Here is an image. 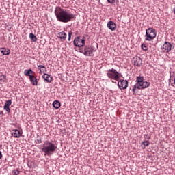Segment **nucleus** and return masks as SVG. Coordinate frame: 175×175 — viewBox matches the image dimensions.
Listing matches in <instances>:
<instances>
[{
	"label": "nucleus",
	"instance_id": "nucleus-32",
	"mask_svg": "<svg viewBox=\"0 0 175 175\" xmlns=\"http://www.w3.org/2000/svg\"><path fill=\"white\" fill-rule=\"evenodd\" d=\"M44 70H44V68H42V69L40 70V72H44Z\"/></svg>",
	"mask_w": 175,
	"mask_h": 175
},
{
	"label": "nucleus",
	"instance_id": "nucleus-16",
	"mask_svg": "<svg viewBox=\"0 0 175 175\" xmlns=\"http://www.w3.org/2000/svg\"><path fill=\"white\" fill-rule=\"evenodd\" d=\"M33 73V71H32V69L25 70L24 71L25 76H29V78L31 77V76H33L32 75Z\"/></svg>",
	"mask_w": 175,
	"mask_h": 175
},
{
	"label": "nucleus",
	"instance_id": "nucleus-10",
	"mask_svg": "<svg viewBox=\"0 0 175 175\" xmlns=\"http://www.w3.org/2000/svg\"><path fill=\"white\" fill-rule=\"evenodd\" d=\"M107 26L111 31H116V28H117V25L116 24V23L111 21L107 23Z\"/></svg>",
	"mask_w": 175,
	"mask_h": 175
},
{
	"label": "nucleus",
	"instance_id": "nucleus-29",
	"mask_svg": "<svg viewBox=\"0 0 175 175\" xmlns=\"http://www.w3.org/2000/svg\"><path fill=\"white\" fill-rule=\"evenodd\" d=\"M107 1L108 2V3H116V0H107Z\"/></svg>",
	"mask_w": 175,
	"mask_h": 175
},
{
	"label": "nucleus",
	"instance_id": "nucleus-18",
	"mask_svg": "<svg viewBox=\"0 0 175 175\" xmlns=\"http://www.w3.org/2000/svg\"><path fill=\"white\" fill-rule=\"evenodd\" d=\"M29 38L31 40V42H37L38 40V38L36 37V36H35V34L30 33H29Z\"/></svg>",
	"mask_w": 175,
	"mask_h": 175
},
{
	"label": "nucleus",
	"instance_id": "nucleus-31",
	"mask_svg": "<svg viewBox=\"0 0 175 175\" xmlns=\"http://www.w3.org/2000/svg\"><path fill=\"white\" fill-rule=\"evenodd\" d=\"M0 116H3V111H0Z\"/></svg>",
	"mask_w": 175,
	"mask_h": 175
},
{
	"label": "nucleus",
	"instance_id": "nucleus-27",
	"mask_svg": "<svg viewBox=\"0 0 175 175\" xmlns=\"http://www.w3.org/2000/svg\"><path fill=\"white\" fill-rule=\"evenodd\" d=\"M72 31H70L68 32V41L69 42H70V39H72Z\"/></svg>",
	"mask_w": 175,
	"mask_h": 175
},
{
	"label": "nucleus",
	"instance_id": "nucleus-3",
	"mask_svg": "<svg viewBox=\"0 0 175 175\" xmlns=\"http://www.w3.org/2000/svg\"><path fill=\"white\" fill-rule=\"evenodd\" d=\"M150 83L149 81H144V77L137 76L135 80V84L133 86L132 91L133 94H136L137 90H146L150 87Z\"/></svg>",
	"mask_w": 175,
	"mask_h": 175
},
{
	"label": "nucleus",
	"instance_id": "nucleus-35",
	"mask_svg": "<svg viewBox=\"0 0 175 175\" xmlns=\"http://www.w3.org/2000/svg\"><path fill=\"white\" fill-rule=\"evenodd\" d=\"M148 140H150V139H151V137L148 136Z\"/></svg>",
	"mask_w": 175,
	"mask_h": 175
},
{
	"label": "nucleus",
	"instance_id": "nucleus-5",
	"mask_svg": "<svg viewBox=\"0 0 175 175\" xmlns=\"http://www.w3.org/2000/svg\"><path fill=\"white\" fill-rule=\"evenodd\" d=\"M94 52H95V50L90 46H85L84 48H81L79 50V53H81L86 57H94Z\"/></svg>",
	"mask_w": 175,
	"mask_h": 175
},
{
	"label": "nucleus",
	"instance_id": "nucleus-26",
	"mask_svg": "<svg viewBox=\"0 0 175 175\" xmlns=\"http://www.w3.org/2000/svg\"><path fill=\"white\" fill-rule=\"evenodd\" d=\"M141 47L144 50V51H147V46H146L144 44H142Z\"/></svg>",
	"mask_w": 175,
	"mask_h": 175
},
{
	"label": "nucleus",
	"instance_id": "nucleus-14",
	"mask_svg": "<svg viewBox=\"0 0 175 175\" xmlns=\"http://www.w3.org/2000/svg\"><path fill=\"white\" fill-rule=\"evenodd\" d=\"M29 80L33 85H38V79L35 76H30Z\"/></svg>",
	"mask_w": 175,
	"mask_h": 175
},
{
	"label": "nucleus",
	"instance_id": "nucleus-30",
	"mask_svg": "<svg viewBox=\"0 0 175 175\" xmlns=\"http://www.w3.org/2000/svg\"><path fill=\"white\" fill-rule=\"evenodd\" d=\"M2 152L0 151V159H2Z\"/></svg>",
	"mask_w": 175,
	"mask_h": 175
},
{
	"label": "nucleus",
	"instance_id": "nucleus-24",
	"mask_svg": "<svg viewBox=\"0 0 175 175\" xmlns=\"http://www.w3.org/2000/svg\"><path fill=\"white\" fill-rule=\"evenodd\" d=\"M44 69V70H45V72H46V68H45V66H43V65H38V69L39 70H40L41 69Z\"/></svg>",
	"mask_w": 175,
	"mask_h": 175
},
{
	"label": "nucleus",
	"instance_id": "nucleus-8",
	"mask_svg": "<svg viewBox=\"0 0 175 175\" xmlns=\"http://www.w3.org/2000/svg\"><path fill=\"white\" fill-rule=\"evenodd\" d=\"M128 80L120 79L118 83L119 90H126L128 88Z\"/></svg>",
	"mask_w": 175,
	"mask_h": 175
},
{
	"label": "nucleus",
	"instance_id": "nucleus-19",
	"mask_svg": "<svg viewBox=\"0 0 175 175\" xmlns=\"http://www.w3.org/2000/svg\"><path fill=\"white\" fill-rule=\"evenodd\" d=\"M21 136L20 131L16 129L14 130V137H16V139H18Z\"/></svg>",
	"mask_w": 175,
	"mask_h": 175
},
{
	"label": "nucleus",
	"instance_id": "nucleus-4",
	"mask_svg": "<svg viewBox=\"0 0 175 175\" xmlns=\"http://www.w3.org/2000/svg\"><path fill=\"white\" fill-rule=\"evenodd\" d=\"M157 36V30L154 28L149 27L146 29L145 35V40L147 42H151L153 39H155Z\"/></svg>",
	"mask_w": 175,
	"mask_h": 175
},
{
	"label": "nucleus",
	"instance_id": "nucleus-15",
	"mask_svg": "<svg viewBox=\"0 0 175 175\" xmlns=\"http://www.w3.org/2000/svg\"><path fill=\"white\" fill-rule=\"evenodd\" d=\"M59 35V38L60 40H66V33H65V31H62L60 33H58Z\"/></svg>",
	"mask_w": 175,
	"mask_h": 175
},
{
	"label": "nucleus",
	"instance_id": "nucleus-9",
	"mask_svg": "<svg viewBox=\"0 0 175 175\" xmlns=\"http://www.w3.org/2000/svg\"><path fill=\"white\" fill-rule=\"evenodd\" d=\"M162 49L165 53H169L172 50V44L169 42L165 41L163 44Z\"/></svg>",
	"mask_w": 175,
	"mask_h": 175
},
{
	"label": "nucleus",
	"instance_id": "nucleus-7",
	"mask_svg": "<svg viewBox=\"0 0 175 175\" xmlns=\"http://www.w3.org/2000/svg\"><path fill=\"white\" fill-rule=\"evenodd\" d=\"M75 47H84L85 46V40L81 37H76L73 41Z\"/></svg>",
	"mask_w": 175,
	"mask_h": 175
},
{
	"label": "nucleus",
	"instance_id": "nucleus-6",
	"mask_svg": "<svg viewBox=\"0 0 175 175\" xmlns=\"http://www.w3.org/2000/svg\"><path fill=\"white\" fill-rule=\"evenodd\" d=\"M107 76L109 79H111V80H116V81L120 80V73L114 68L108 70L107 71Z\"/></svg>",
	"mask_w": 175,
	"mask_h": 175
},
{
	"label": "nucleus",
	"instance_id": "nucleus-20",
	"mask_svg": "<svg viewBox=\"0 0 175 175\" xmlns=\"http://www.w3.org/2000/svg\"><path fill=\"white\" fill-rule=\"evenodd\" d=\"M142 148H146V147H148L150 146V141H144L142 143Z\"/></svg>",
	"mask_w": 175,
	"mask_h": 175
},
{
	"label": "nucleus",
	"instance_id": "nucleus-1",
	"mask_svg": "<svg viewBox=\"0 0 175 175\" xmlns=\"http://www.w3.org/2000/svg\"><path fill=\"white\" fill-rule=\"evenodd\" d=\"M54 13L57 21H59V23H69L76 18L75 14L59 6L55 8Z\"/></svg>",
	"mask_w": 175,
	"mask_h": 175
},
{
	"label": "nucleus",
	"instance_id": "nucleus-13",
	"mask_svg": "<svg viewBox=\"0 0 175 175\" xmlns=\"http://www.w3.org/2000/svg\"><path fill=\"white\" fill-rule=\"evenodd\" d=\"M0 51L3 55H9L10 54V49L7 48H1Z\"/></svg>",
	"mask_w": 175,
	"mask_h": 175
},
{
	"label": "nucleus",
	"instance_id": "nucleus-34",
	"mask_svg": "<svg viewBox=\"0 0 175 175\" xmlns=\"http://www.w3.org/2000/svg\"><path fill=\"white\" fill-rule=\"evenodd\" d=\"M8 29H12V27L10 26Z\"/></svg>",
	"mask_w": 175,
	"mask_h": 175
},
{
	"label": "nucleus",
	"instance_id": "nucleus-22",
	"mask_svg": "<svg viewBox=\"0 0 175 175\" xmlns=\"http://www.w3.org/2000/svg\"><path fill=\"white\" fill-rule=\"evenodd\" d=\"M6 81V75H0V83H5Z\"/></svg>",
	"mask_w": 175,
	"mask_h": 175
},
{
	"label": "nucleus",
	"instance_id": "nucleus-11",
	"mask_svg": "<svg viewBox=\"0 0 175 175\" xmlns=\"http://www.w3.org/2000/svg\"><path fill=\"white\" fill-rule=\"evenodd\" d=\"M42 78L44 79V80L45 81H46L47 83H51V81H53V77H51L50 75L47 74V73H44L42 75Z\"/></svg>",
	"mask_w": 175,
	"mask_h": 175
},
{
	"label": "nucleus",
	"instance_id": "nucleus-28",
	"mask_svg": "<svg viewBox=\"0 0 175 175\" xmlns=\"http://www.w3.org/2000/svg\"><path fill=\"white\" fill-rule=\"evenodd\" d=\"M4 110L7 111V113H10V108L8 107H4Z\"/></svg>",
	"mask_w": 175,
	"mask_h": 175
},
{
	"label": "nucleus",
	"instance_id": "nucleus-2",
	"mask_svg": "<svg viewBox=\"0 0 175 175\" xmlns=\"http://www.w3.org/2000/svg\"><path fill=\"white\" fill-rule=\"evenodd\" d=\"M39 149L41 150V152H44V156L48 155V157H51V155H53L55 152L57 146L54 143L46 140Z\"/></svg>",
	"mask_w": 175,
	"mask_h": 175
},
{
	"label": "nucleus",
	"instance_id": "nucleus-17",
	"mask_svg": "<svg viewBox=\"0 0 175 175\" xmlns=\"http://www.w3.org/2000/svg\"><path fill=\"white\" fill-rule=\"evenodd\" d=\"M53 106L54 109H58L59 107H61V103L58 100H55L53 103Z\"/></svg>",
	"mask_w": 175,
	"mask_h": 175
},
{
	"label": "nucleus",
	"instance_id": "nucleus-21",
	"mask_svg": "<svg viewBox=\"0 0 175 175\" xmlns=\"http://www.w3.org/2000/svg\"><path fill=\"white\" fill-rule=\"evenodd\" d=\"M11 105H12V100H8L5 101L4 104V107H10Z\"/></svg>",
	"mask_w": 175,
	"mask_h": 175
},
{
	"label": "nucleus",
	"instance_id": "nucleus-23",
	"mask_svg": "<svg viewBox=\"0 0 175 175\" xmlns=\"http://www.w3.org/2000/svg\"><path fill=\"white\" fill-rule=\"evenodd\" d=\"M36 143L37 144H40V143H43V141H42V137H39V135L37 136V139L36 140Z\"/></svg>",
	"mask_w": 175,
	"mask_h": 175
},
{
	"label": "nucleus",
	"instance_id": "nucleus-12",
	"mask_svg": "<svg viewBox=\"0 0 175 175\" xmlns=\"http://www.w3.org/2000/svg\"><path fill=\"white\" fill-rule=\"evenodd\" d=\"M143 64V60L139 57H136L134 59V65H136V66H142Z\"/></svg>",
	"mask_w": 175,
	"mask_h": 175
},
{
	"label": "nucleus",
	"instance_id": "nucleus-25",
	"mask_svg": "<svg viewBox=\"0 0 175 175\" xmlns=\"http://www.w3.org/2000/svg\"><path fill=\"white\" fill-rule=\"evenodd\" d=\"M12 173L14 175H19L20 171H18V170H13Z\"/></svg>",
	"mask_w": 175,
	"mask_h": 175
},
{
	"label": "nucleus",
	"instance_id": "nucleus-33",
	"mask_svg": "<svg viewBox=\"0 0 175 175\" xmlns=\"http://www.w3.org/2000/svg\"><path fill=\"white\" fill-rule=\"evenodd\" d=\"M27 166L28 167H31V164H29V163H27Z\"/></svg>",
	"mask_w": 175,
	"mask_h": 175
},
{
	"label": "nucleus",
	"instance_id": "nucleus-36",
	"mask_svg": "<svg viewBox=\"0 0 175 175\" xmlns=\"http://www.w3.org/2000/svg\"><path fill=\"white\" fill-rule=\"evenodd\" d=\"M173 10H174V14H175V8H174Z\"/></svg>",
	"mask_w": 175,
	"mask_h": 175
}]
</instances>
